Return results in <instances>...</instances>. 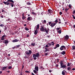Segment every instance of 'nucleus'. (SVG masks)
I'll list each match as a JSON object with an SVG mask.
<instances>
[{
    "instance_id": "1",
    "label": "nucleus",
    "mask_w": 75,
    "mask_h": 75,
    "mask_svg": "<svg viewBox=\"0 0 75 75\" xmlns=\"http://www.w3.org/2000/svg\"><path fill=\"white\" fill-rule=\"evenodd\" d=\"M3 3L7 6L11 4L12 7H13L14 6V2L13 0H8L6 2L4 1Z\"/></svg>"
},
{
    "instance_id": "2",
    "label": "nucleus",
    "mask_w": 75,
    "mask_h": 75,
    "mask_svg": "<svg viewBox=\"0 0 75 75\" xmlns=\"http://www.w3.org/2000/svg\"><path fill=\"white\" fill-rule=\"evenodd\" d=\"M33 57H37L39 58L40 57V53L38 52L35 54H33Z\"/></svg>"
},
{
    "instance_id": "3",
    "label": "nucleus",
    "mask_w": 75,
    "mask_h": 75,
    "mask_svg": "<svg viewBox=\"0 0 75 75\" xmlns=\"http://www.w3.org/2000/svg\"><path fill=\"white\" fill-rule=\"evenodd\" d=\"M32 53V51L31 50H29L28 51V52L27 51L25 54H27V55H30V54H31V53Z\"/></svg>"
},
{
    "instance_id": "4",
    "label": "nucleus",
    "mask_w": 75,
    "mask_h": 75,
    "mask_svg": "<svg viewBox=\"0 0 75 75\" xmlns=\"http://www.w3.org/2000/svg\"><path fill=\"white\" fill-rule=\"evenodd\" d=\"M65 49H66V48L64 46H62L60 48L61 51H62L63 50H65Z\"/></svg>"
},
{
    "instance_id": "5",
    "label": "nucleus",
    "mask_w": 75,
    "mask_h": 75,
    "mask_svg": "<svg viewBox=\"0 0 75 75\" xmlns=\"http://www.w3.org/2000/svg\"><path fill=\"white\" fill-rule=\"evenodd\" d=\"M24 13H23L22 14V19L23 20H24L25 18H26V17L25 16H24Z\"/></svg>"
},
{
    "instance_id": "6",
    "label": "nucleus",
    "mask_w": 75,
    "mask_h": 75,
    "mask_svg": "<svg viewBox=\"0 0 75 75\" xmlns=\"http://www.w3.org/2000/svg\"><path fill=\"white\" fill-rule=\"evenodd\" d=\"M45 52H50V48H45Z\"/></svg>"
},
{
    "instance_id": "7",
    "label": "nucleus",
    "mask_w": 75,
    "mask_h": 75,
    "mask_svg": "<svg viewBox=\"0 0 75 75\" xmlns=\"http://www.w3.org/2000/svg\"><path fill=\"white\" fill-rule=\"evenodd\" d=\"M41 28H40V31H43V32H44V30H45V28H44L43 26H41Z\"/></svg>"
},
{
    "instance_id": "8",
    "label": "nucleus",
    "mask_w": 75,
    "mask_h": 75,
    "mask_svg": "<svg viewBox=\"0 0 75 75\" xmlns=\"http://www.w3.org/2000/svg\"><path fill=\"white\" fill-rule=\"evenodd\" d=\"M48 31H50L49 29H46V28H45L44 32H46V33H48Z\"/></svg>"
},
{
    "instance_id": "9",
    "label": "nucleus",
    "mask_w": 75,
    "mask_h": 75,
    "mask_svg": "<svg viewBox=\"0 0 75 75\" xmlns=\"http://www.w3.org/2000/svg\"><path fill=\"white\" fill-rule=\"evenodd\" d=\"M60 68H66V65L63 64V65H61Z\"/></svg>"
},
{
    "instance_id": "10",
    "label": "nucleus",
    "mask_w": 75,
    "mask_h": 75,
    "mask_svg": "<svg viewBox=\"0 0 75 75\" xmlns=\"http://www.w3.org/2000/svg\"><path fill=\"white\" fill-rule=\"evenodd\" d=\"M64 40H68V39H69V36L68 35H66V36L64 37Z\"/></svg>"
},
{
    "instance_id": "11",
    "label": "nucleus",
    "mask_w": 75,
    "mask_h": 75,
    "mask_svg": "<svg viewBox=\"0 0 75 75\" xmlns=\"http://www.w3.org/2000/svg\"><path fill=\"white\" fill-rule=\"evenodd\" d=\"M18 41H19V40L16 39L12 40L13 42H18Z\"/></svg>"
},
{
    "instance_id": "12",
    "label": "nucleus",
    "mask_w": 75,
    "mask_h": 75,
    "mask_svg": "<svg viewBox=\"0 0 75 75\" xmlns=\"http://www.w3.org/2000/svg\"><path fill=\"white\" fill-rule=\"evenodd\" d=\"M35 69L36 71H38V66H35Z\"/></svg>"
},
{
    "instance_id": "13",
    "label": "nucleus",
    "mask_w": 75,
    "mask_h": 75,
    "mask_svg": "<svg viewBox=\"0 0 75 75\" xmlns=\"http://www.w3.org/2000/svg\"><path fill=\"white\" fill-rule=\"evenodd\" d=\"M3 42L5 44H8V41L7 40H4Z\"/></svg>"
},
{
    "instance_id": "14",
    "label": "nucleus",
    "mask_w": 75,
    "mask_h": 75,
    "mask_svg": "<svg viewBox=\"0 0 75 75\" xmlns=\"http://www.w3.org/2000/svg\"><path fill=\"white\" fill-rule=\"evenodd\" d=\"M27 5L28 6H32V4L31 3H30V2H28L26 3Z\"/></svg>"
},
{
    "instance_id": "15",
    "label": "nucleus",
    "mask_w": 75,
    "mask_h": 75,
    "mask_svg": "<svg viewBox=\"0 0 75 75\" xmlns=\"http://www.w3.org/2000/svg\"><path fill=\"white\" fill-rule=\"evenodd\" d=\"M7 69V67H3L2 69H1L3 71H5L6 69Z\"/></svg>"
},
{
    "instance_id": "16",
    "label": "nucleus",
    "mask_w": 75,
    "mask_h": 75,
    "mask_svg": "<svg viewBox=\"0 0 75 75\" xmlns=\"http://www.w3.org/2000/svg\"><path fill=\"white\" fill-rule=\"evenodd\" d=\"M48 11L49 13H53V12L50 9H49L48 10Z\"/></svg>"
},
{
    "instance_id": "17",
    "label": "nucleus",
    "mask_w": 75,
    "mask_h": 75,
    "mask_svg": "<svg viewBox=\"0 0 75 75\" xmlns=\"http://www.w3.org/2000/svg\"><path fill=\"white\" fill-rule=\"evenodd\" d=\"M37 29H36L34 32V34L35 35H37L38 33V30H37Z\"/></svg>"
},
{
    "instance_id": "18",
    "label": "nucleus",
    "mask_w": 75,
    "mask_h": 75,
    "mask_svg": "<svg viewBox=\"0 0 75 75\" xmlns=\"http://www.w3.org/2000/svg\"><path fill=\"white\" fill-rule=\"evenodd\" d=\"M60 53L61 54H62V55H65V52L63 51Z\"/></svg>"
},
{
    "instance_id": "19",
    "label": "nucleus",
    "mask_w": 75,
    "mask_h": 75,
    "mask_svg": "<svg viewBox=\"0 0 75 75\" xmlns=\"http://www.w3.org/2000/svg\"><path fill=\"white\" fill-rule=\"evenodd\" d=\"M41 22H42L43 24H44L45 23H47V21H46V20H44V22H43L42 20L41 21Z\"/></svg>"
},
{
    "instance_id": "20",
    "label": "nucleus",
    "mask_w": 75,
    "mask_h": 75,
    "mask_svg": "<svg viewBox=\"0 0 75 75\" xmlns=\"http://www.w3.org/2000/svg\"><path fill=\"white\" fill-rule=\"evenodd\" d=\"M71 69H72V68H71L69 67L67 68V70H68L69 71H71Z\"/></svg>"
},
{
    "instance_id": "21",
    "label": "nucleus",
    "mask_w": 75,
    "mask_h": 75,
    "mask_svg": "<svg viewBox=\"0 0 75 75\" xmlns=\"http://www.w3.org/2000/svg\"><path fill=\"white\" fill-rule=\"evenodd\" d=\"M39 27H40V25H39V24H38L37 25V27L36 28V29L38 30L39 29Z\"/></svg>"
},
{
    "instance_id": "22",
    "label": "nucleus",
    "mask_w": 75,
    "mask_h": 75,
    "mask_svg": "<svg viewBox=\"0 0 75 75\" xmlns=\"http://www.w3.org/2000/svg\"><path fill=\"white\" fill-rule=\"evenodd\" d=\"M31 18V17H28L27 19V20H29V21H31V19H30V18Z\"/></svg>"
},
{
    "instance_id": "23",
    "label": "nucleus",
    "mask_w": 75,
    "mask_h": 75,
    "mask_svg": "<svg viewBox=\"0 0 75 75\" xmlns=\"http://www.w3.org/2000/svg\"><path fill=\"white\" fill-rule=\"evenodd\" d=\"M60 64V66L62 65H63L64 63H63V62L62 61H61Z\"/></svg>"
},
{
    "instance_id": "24",
    "label": "nucleus",
    "mask_w": 75,
    "mask_h": 75,
    "mask_svg": "<svg viewBox=\"0 0 75 75\" xmlns=\"http://www.w3.org/2000/svg\"><path fill=\"white\" fill-rule=\"evenodd\" d=\"M57 24V23H53V25H52V27H54V26H55V25Z\"/></svg>"
},
{
    "instance_id": "25",
    "label": "nucleus",
    "mask_w": 75,
    "mask_h": 75,
    "mask_svg": "<svg viewBox=\"0 0 75 75\" xmlns=\"http://www.w3.org/2000/svg\"><path fill=\"white\" fill-rule=\"evenodd\" d=\"M20 47V45H17L16 46V49H17V48H18V47Z\"/></svg>"
},
{
    "instance_id": "26",
    "label": "nucleus",
    "mask_w": 75,
    "mask_h": 75,
    "mask_svg": "<svg viewBox=\"0 0 75 75\" xmlns=\"http://www.w3.org/2000/svg\"><path fill=\"white\" fill-rule=\"evenodd\" d=\"M58 19H56L55 21H54L55 23L56 24H57V23L58 22Z\"/></svg>"
},
{
    "instance_id": "27",
    "label": "nucleus",
    "mask_w": 75,
    "mask_h": 75,
    "mask_svg": "<svg viewBox=\"0 0 75 75\" xmlns=\"http://www.w3.org/2000/svg\"><path fill=\"white\" fill-rule=\"evenodd\" d=\"M32 14H33V15H37L36 13L34 12H32Z\"/></svg>"
},
{
    "instance_id": "28",
    "label": "nucleus",
    "mask_w": 75,
    "mask_h": 75,
    "mask_svg": "<svg viewBox=\"0 0 75 75\" xmlns=\"http://www.w3.org/2000/svg\"><path fill=\"white\" fill-rule=\"evenodd\" d=\"M56 46L57 48H58L59 47V44H57V45H56Z\"/></svg>"
},
{
    "instance_id": "29",
    "label": "nucleus",
    "mask_w": 75,
    "mask_h": 75,
    "mask_svg": "<svg viewBox=\"0 0 75 75\" xmlns=\"http://www.w3.org/2000/svg\"><path fill=\"white\" fill-rule=\"evenodd\" d=\"M57 33H58L59 34H61V30H59V31H57Z\"/></svg>"
},
{
    "instance_id": "30",
    "label": "nucleus",
    "mask_w": 75,
    "mask_h": 75,
    "mask_svg": "<svg viewBox=\"0 0 75 75\" xmlns=\"http://www.w3.org/2000/svg\"><path fill=\"white\" fill-rule=\"evenodd\" d=\"M35 44V43H34L33 42L32 43H31V46H32V47H34V46Z\"/></svg>"
},
{
    "instance_id": "31",
    "label": "nucleus",
    "mask_w": 75,
    "mask_h": 75,
    "mask_svg": "<svg viewBox=\"0 0 75 75\" xmlns=\"http://www.w3.org/2000/svg\"><path fill=\"white\" fill-rule=\"evenodd\" d=\"M40 69H41L42 68L43 69H44V68L43 67L41 66H40Z\"/></svg>"
},
{
    "instance_id": "32",
    "label": "nucleus",
    "mask_w": 75,
    "mask_h": 75,
    "mask_svg": "<svg viewBox=\"0 0 75 75\" xmlns=\"http://www.w3.org/2000/svg\"><path fill=\"white\" fill-rule=\"evenodd\" d=\"M62 74L63 75H65V72L64 71H62Z\"/></svg>"
},
{
    "instance_id": "33",
    "label": "nucleus",
    "mask_w": 75,
    "mask_h": 75,
    "mask_svg": "<svg viewBox=\"0 0 75 75\" xmlns=\"http://www.w3.org/2000/svg\"><path fill=\"white\" fill-rule=\"evenodd\" d=\"M12 68V66H9L8 67V69H11Z\"/></svg>"
},
{
    "instance_id": "34",
    "label": "nucleus",
    "mask_w": 75,
    "mask_h": 75,
    "mask_svg": "<svg viewBox=\"0 0 75 75\" xmlns=\"http://www.w3.org/2000/svg\"><path fill=\"white\" fill-rule=\"evenodd\" d=\"M24 65H23L22 66V69L21 70V73H22V71H23V68H24Z\"/></svg>"
},
{
    "instance_id": "35",
    "label": "nucleus",
    "mask_w": 75,
    "mask_h": 75,
    "mask_svg": "<svg viewBox=\"0 0 75 75\" xmlns=\"http://www.w3.org/2000/svg\"><path fill=\"white\" fill-rule=\"evenodd\" d=\"M25 30H26V31H28V30H29V29L26 27L25 28Z\"/></svg>"
},
{
    "instance_id": "36",
    "label": "nucleus",
    "mask_w": 75,
    "mask_h": 75,
    "mask_svg": "<svg viewBox=\"0 0 75 75\" xmlns=\"http://www.w3.org/2000/svg\"><path fill=\"white\" fill-rule=\"evenodd\" d=\"M48 54H49V53H45L44 55H45V56H47L48 55Z\"/></svg>"
},
{
    "instance_id": "37",
    "label": "nucleus",
    "mask_w": 75,
    "mask_h": 75,
    "mask_svg": "<svg viewBox=\"0 0 75 75\" xmlns=\"http://www.w3.org/2000/svg\"><path fill=\"white\" fill-rule=\"evenodd\" d=\"M25 72L26 73H27V74H28L29 73H30V72L28 71H25Z\"/></svg>"
},
{
    "instance_id": "38",
    "label": "nucleus",
    "mask_w": 75,
    "mask_h": 75,
    "mask_svg": "<svg viewBox=\"0 0 75 75\" xmlns=\"http://www.w3.org/2000/svg\"><path fill=\"white\" fill-rule=\"evenodd\" d=\"M6 35H4L1 37V38H5V37H6Z\"/></svg>"
},
{
    "instance_id": "39",
    "label": "nucleus",
    "mask_w": 75,
    "mask_h": 75,
    "mask_svg": "<svg viewBox=\"0 0 75 75\" xmlns=\"http://www.w3.org/2000/svg\"><path fill=\"white\" fill-rule=\"evenodd\" d=\"M72 47L73 49L74 50L75 49V47L74 45Z\"/></svg>"
},
{
    "instance_id": "40",
    "label": "nucleus",
    "mask_w": 75,
    "mask_h": 75,
    "mask_svg": "<svg viewBox=\"0 0 75 75\" xmlns=\"http://www.w3.org/2000/svg\"><path fill=\"white\" fill-rule=\"evenodd\" d=\"M45 48H48L49 47V46H48V45H46L45 46Z\"/></svg>"
},
{
    "instance_id": "41",
    "label": "nucleus",
    "mask_w": 75,
    "mask_h": 75,
    "mask_svg": "<svg viewBox=\"0 0 75 75\" xmlns=\"http://www.w3.org/2000/svg\"><path fill=\"white\" fill-rule=\"evenodd\" d=\"M4 27V25L3 24H1L0 25V27Z\"/></svg>"
},
{
    "instance_id": "42",
    "label": "nucleus",
    "mask_w": 75,
    "mask_h": 75,
    "mask_svg": "<svg viewBox=\"0 0 75 75\" xmlns=\"http://www.w3.org/2000/svg\"><path fill=\"white\" fill-rule=\"evenodd\" d=\"M33 72H34V73H37V70H33Z\"/></svg>"
},
{
    "instance_id": "43",
    "label": "nucleus",
    "mask_w": 75,
    "mask_h": 75,
    "mask_svg": "<svg viewBox=\"0 0 75 75\" xmlns=\"http://www.w3.org/2000/svg\"><path fill=\"white\" fill-rule=\"evenodd\" d=\"M33 57V59H34V60H35L37 59V57Z\"/></svg>"
},
{
    "instance_id": "44",
    "label": "nucleus",
    "mask_w": 75,
    "mask_h": 75,
    "mask_svg": "<svg viewBox=\"0 0 75 75\" xmlns=\"http://www.w3.org/2000/svg\"><path fill=\"white\" fill-rule=\"evenodd\" d=\"M68 11V10H67V8H66L65 9V12L67 13Z\"/></svg>"
},
{
    "instance_id": "45",
    "label": "nucleus",
    "mask_w": 75,
    "mask_h": 75,
    "mask_svg": "<svg viewBox=\"0 0 75 75\" xmlns=\"http://www.w3.org/2000/svg\"><path fill=\"white\" fill-rule=\"evenodd\" d=\"M48 45H49V46H51V45H52V44L51 43H48Z\"/></svg>"
},
{
    "instance_id": "46",
    "label": "nucleus",
    "mask_w": 75,
    "mask_h": 75,
    "mask_svg": "<svg viewBox=\"0 0 75 75\" xmlns=\"http://www.w3.org/2000/svg\"><path fill=\"white\" fill-rule=\"evenodd\" d=\"M69 7L70 8H71V5L69 4Z\"/></svg>"
},
{
    "instance_id": "47",
    "label": "nucleus",
    "mask_w": 75,
    "mask_h": 75,
    "mask_svg": "<svg viewBox=\"0 0 75 75\" xmlns=\"http://www.w3.org/2000/svg\"><path fill=\"white\" fill-rule=\"evenodd\" d=\"M59 29H60V28H57V31H58Z\"/></svg>"
},
{
    "instance_id": "48",
    "label": "nucleus",
    "mask_w": 75,
    "mask_h": 75,
    "mask_svg": "<svg viewBox=\"0 0 75 75\" xmlns=\"http://www.w3.org/2000/svg\"><path fill=\"white\" fill-rule=\"evenodd\" d=\"M67 66L68 67L70 66V63H68Z\"/></svg>"
},
{
    "instance_id": "49",
    "label": "nucleus",
    "mask_w": 75,
    "mask_h": 75,
    "mask_svg": "<svg viewBox=\"0 0 75 75\" xmlns=\"http://www.w3.org/2000/svg\"><path fill=\"white\" fill-rule=\"evenodd\" d=\"M53 25V23H51V24L50 25V26H51V27H52Z\"/></svg>"
},
{
    "instance_id": "50",
    "label": "nucleus",
    "mask_w": 75,
    "mask_h": 75,
    "mask_svg": "<svg viewBox=\"0 0 75 75\" xmlns=\"http://www.w3.org/2000/svg\"><path fill=\"white\" fill-rule=\"evenodd\" d=\"M16 48V46H14L13 47H12V48L13 50H14V49H15V48Z\"/></svg>"
},
{
    "instance_id": "51",
    "label": "nucleus",
    "mask_w": 75,
    "mask_h": 75,
    "mask_svg": "<svg viewBox=\"0 0 75 75\" xmlns=\"http://www.w3.org/2000/svg\"><path fill=\"white\" fill-rule=\"evenodd\" d=\"M49 25H50V24H51V22H49Z\"/></svg>"
},
{
    "instance_id": "52",
    "label": "nucleus",
    "mask_w": 75,
    "mask_h": 75,
    "mask_svg": "<svg viewBox=\"0 0 75 75\" xmlns=\"http://www.w3.org/2000/svg\"><path fill=\"white\" fill-rule=\"evenodd\" d=\"M59 14L60 15H61V14H62V12H60L59 13Z\"/></svg>"
},
{
    "instance_id": "53",
    "label": "nucleus",
    "mask_w": 75,
    "mask_h": 75,
    "mask_svg": "<svg viewBox=\"0 0 75 75\" xmlns=\"http://www.w3.org/2000/svg\"><path fill=\"white\" fill-rule=\"evenodd\" d=\"M52 70H49V72H50V73L52 72Z\"/></svg>"
},
{
    "instance_id": "54",
    "label": "nucleus",
    "mask_w": 75,
    "mask_h": 75,
    "mask_svg": "<svg viewBox=\"0 0 75 75\" xmlns=\"http://www.w3.org/2000/svg\"><path fill=\"white\" fill-rule=\"evenodd\" d=\"M2 12L3 13H4V10L2 9Z\"/></svg>"
},
{
    "instance_id": "55",
    "label": "nucleus",
    "mask_w": 75,
    "mask_h": 75,
    "mask_svg": "<svg viewBox=\"0 0 75 75\" xmlns=\"http://www.w3.org/2000/svg\"><path fill=\"white\" fill-rule=\"evenodd\" d=\"M72 70L73 71H75V68H73L72 69Z\"/></svg>"
},
{
    "instance_id": "56",
    "label": "nucleus",
    "mask_w": 75,
    "mask_h": 75,
    "mask_svg": "<svg viewBox=\"0 0 75 75\" xmlns=\"http://www.w3.org/2000/svg\"><path fill=\"white\" fill-rule=\"evenodd\" d=\"M26 37H29V35L27 34V35L26 36Z\"/></svg>"
},
{
    "instance_id": "57",
    "label": "nucleus",
    "mask_w": 75,
    "mask_h": 75,
    "mask_svg": "<svg viewBox=\"0 0 75 75\" xmlns=\"http://www.w3.org/2000/svg\"><path fill=\"white\" fill-rule=\"evenodd\" d=\"M59 59H57V62H59Z\"/></svg>"
},
{
    "instance_id": "58",
    "label": "nucleus",
    "mask_w": 75,
    "mask_h": 75,
    "mask_svg": "<svg viewBox=\"0 0 75 75\" xmlns=\"http://www.w3.org/2000/svg\"><path fill=\"white\" fill-rule=\"evenodd\" d=\"M25 58H28V57H27V56H25Z\"/></svg>"
},
{
    "instance_id": "59",
    "label": "nucleus",
    "mask_w": 75,
    "mask_h": 75,
    "mask_svg": "<svg viewBox=\"0 0 75 75\" xmlns=\"http://www.w3.org/2000/svg\"><path fill=\"white\" fill-rule=\"evenodd\" d=\"M73 14H75V10L74 11H73Z\"/></svg>"
},
{
    "instance_id": "60",
    "label": "nucleus",
    "mask_w": 75,
    "mask_h": 75,
    "mask_svg": "<svg viewBox=\"0 0 75 75\" xmlns=\"http://www.w3.org/2000/svg\"><path fill=\"white\" fill-rule=\"evenodd\" d=\"M7 30V27H5V28L4 30Z\"/></svg>"
},
{
    "instance_id": "61",
    "label": "nucleus",
    "mask_w": 75,
    "mask_h": 75,
    "mask_svg": "<svg viewBox=\"0 0 75 75\" xmlns=\"http://www.w3.org/2000/svg\"><path fill=\"white\" fill-rule=\"evenodd\" d=\"M1 40H5V39H4V38H2L1 39Z\"/></svg>"
},
{
    "instance_id": "62",
    "label": "nucleus",
    "mask_w": 75,
    "mask_h": 75,
    "mask_svg": "<svg viewBox=\"0 0 75 75\" xmlns=\"http://www.w3.org/2000/svg\"><path fill=\"white\" fill-rule=\"evenodd\" d=\"M1 18H4V16H1Z\"/></svg>"
},
{
    "instance_id": "63",
    "label": "nucleus",
    "mask_w": 75,
    "mask_h": 75,
    "mask_svg": "<svg viewBox=\"0 0 75 75\" xmlns=\"http://www.w3.org/2000/svg\"><path fill=\"white\" fill-rule=\"evenodd\" d=\"M56 66L57 67H58L59 66V65H58V64H57L56 65Z\"/></svg>"
},
{
    "instance_id": "64",
    "label": "nucleus",
    "mask_w": 75,
    "mask_h": 75,
    "mask_svg": "<svg viewBox=\"0 0 75 75\" xmlns=\"http://www.w3.org/2000/svg\"><path fill=\"white\" fill-rule=\"evenodd\" d=\"M32 75H35V74H34V73H32Z\"/></svg>"
}]
</instances>
